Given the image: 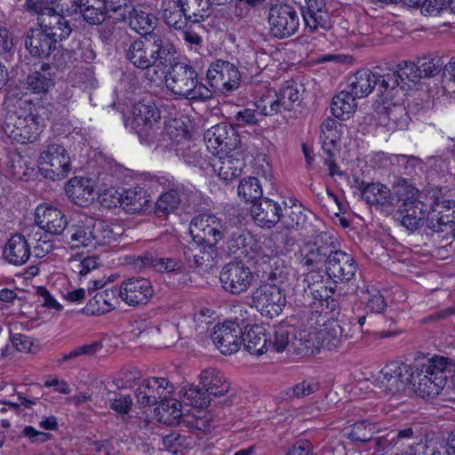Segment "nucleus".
<instances>
[{
	"mask_svg": "<svg viewBox=\"0 0 455 455\" xmlns=\"http://www.w3.org/2000/svg\"><path fill=\"white\" fill-rule=\"evenodd\" d=\"M126 37L127 40L123 42L125 59L135 68L147 70L146 76L150 81H155L154 76L158 74L154 68L151 75V68L157 63L166 64L176 53L171 40L158 33L144 34L134 39L128 36Z\"/></svg>",
	"mask_w": 455,
	"mask_h": 455,
	"instance_id": "1",
	"label": "nucleus"
},
{
	"mask_svg": "<svg viewBox=\"0 0 455 455\" xmlns=\"http://www.w3.org/2000/svg\"><path fill=\"white\" fill-rule=\"evenodd\" d=\"M196 232L199 238L211 244L223 241L221 250L228 255H248V248H252L255 241L252 235L239 226L231 225L213 214H204Z\"/></svg>",
	"mask_w": 455,
	"mask_h": 455,
	"instance_id": "2",
	"label": "nucleus"
},
{
	"mask_svg": "<svg viewBox=\"0 0 455 455\" xmlns=\"http://www.w3.org/2000/svg\"><path fill=\"white\" fill-rule=\"evenodd\" d=\"M452 367L451 360L446 356L435 355L424 362L411 365V379L415 393L422 398L437 396L447 383V372Z\"/></svg>",
	"mask_w": 455,
	"mask_h": 455,
	"instance_id": "3",
	"label": "nucleus"
},
{
	"mask_svg": "<svg viewBox=\"0 0 455 455\" xmlns=\"http://www.w3.org/2000/svg\"><path fill=\"white\" fill-rule=\"evenodd\" d=\"M64 240L71 248H87L91 251L116 241V235L104 221L80 216L70 222Z\"/></svg>",
	"mask_w": 455,
	"mask_h": 455,
	"instance_id": "4",
	"label": "nucleus"
},
{
	"mask_svg": "<svg viewBox=\"0 0 455 455\" xmlns=\"http://www.w3.org/2000/svg\"><path fill=\"white\" fill-rule=\"evenodd\" d=\"M43 127L38 108L28 100H20L14 111L6 113L3 124L4 133L20 144L35 142Z\"/></svg>",
	"mask_w": 455,
	"mask_h": 455,
	"instance_id": "5",
	"label": "nucleus"
},
{
	"mask_svg": "<svg viewBox=\"0 0 455 455\" xmlns=\"http://www.w3.org/2000/svg\"><path fill=\"white\" fill-rule=\"evenodd\" d=\"M167 88L175 95L189 100L212 98V91L198 81L196 70L187 62L172 64L166 76Z\"/></svg>",
	"mask_w": 455,
	"mask_h": 455,
	"instance_id": "6",
	"label": "nucleus"
},
{
	"mask_svg": "<svg viewBox=\"0 0 455 455\" xmlns=\"http://www.w3.org/2000/svg\"><path fill=\"white\" fill-rule=\"evenodd\" d=\"M174 385L165 378L152 377L141 381L135 391L137 402L143 407L153 406L159 403L163 411L171 410L170 415L180 418V403L172 399L174 393Z\"/></svg>",
	"mask_w": 455,
	"mask_h": 455,
	"instance_id": "7",
	"label": "nucleus"
},
{
	"mask_svg": "<svg viewBox=\"0 0 455 455\" xmlns=\"http://www.w3.org/2000/svg\"><path fill=\"white\" fill-rule=\"evenodd\" d=\"M397 85V84H395ZM404 89L394 84L375 102L379 122L390 130L403 129L407 124V112L403 106Z\"/></svg>",
	"mask_w": 455,
	"mask_h": 455,
	"instance_id": "8",
	"label": "nucleus"
},
{
	"mask_svg": "<svg viewBox=\"0 0 455 455\" xmlns=\"http://www.w3.org/2000/svg\"><path fill=\"white\" fill-rule=\"evenodd\" d=\"M395 75H385V69L376 68L374 71L363 68L347 77V88L357 98L368 96L376 90L378 99L395 84Z\"/></svg>",
	"mask_w": 455,
	"mask_h": 455,
	"instance_id": "9",
	"label": "nucleus"
},
{
	"mask_svg": "<svg viewBox=\"0 0 455 455\" xmlns=\"http://www.w3.org/2000/svg\"><path fill=\"white\" fill-rule=\"evenodd\" d=\"M336 239L328 232H319L311 240L304 242L295 253L299 266L303 269L326 267Z\"/></svg>",
	"mask_w": 455,
	"mask_h": 455,
	"instance_id": "10",
	"label": "nucleus"
},
{
	"mask_svg": "<svg viewBox=\"0 0 455 455\" xmlns=\"http://www.w3.org/2000/svg\"><path fill=\"white\" fill-rule=\"evenodd\" d=\"M204 214L193 218L189 231L193 241L184 248V257L189 262L191 267L198 268L203 271H209L215 266V259L218 256L217 244H211L206 240L199 238L196 232L198 228L201 219Z\"/></svg>",
	"mask_w": 455,
	"mask_h": 455,
	"instance_id": "11",
	"label": "nucleus"
},
{
	"mask_svg": "<svg viewBox=\"0 0 455 455\" xmlns=\"http://www.w3.org/2000/svg\"><path fill=\"white\" fill-rule=\"evenodd\" d=\"M132 128L141 141L150 144L159 130L160 111L152 99H142L132 108Z\"/></svg>",
	"mask_w": 455,
	"mask_h": 455,
	"instance_id": "12",
	"label": "nucleus"
},
{
	"mask_svg": "<svg viewBox=\"0 0 455 455\" xmlns=\"http://www.w3.org/2000/svg\"><path fill=\"white\" fill-rule=\"evenodd\" d=\"M455 221V201L446 199L440 191L434 192L431 197L430 208L426 217L427 235L439 236L443 228Z\"/></svg>",
	"mask_w": 455,
	"mask_h": 455,
	"instance_id": "13",
	"label": "nucleus"
},
{
	"mask_svg": "<svg viewBox=\"0 0 455 455\" xmlns=\"http://www.w3.org/2000/svg\"><path fill=\"white\" fill-rule=\"evenodd\" d=\"M251 305L264 316L274 318L282 314L286 306V296L275 283H263L251 294Z\"/></svg>",
	"mask_w": 455,
	"mask_h": 455,
	"instance_id": "14",
	"label": "nucleus"
},
{
	"mask_svg": "<svg viewBox=\"0 0 455 455\" xmlns=\"http://www.w3.org/2000/svg\"><path fill=\"white\" fill-rule=\"evenodd\" d=\"M220 281L227 292L240 295L252 285L255 275L245 263L234 260L223 266L220 272Z\"/></svg>",
	"mask_w": 455,
	"mask_h": 455,
	"instance_id": "15",
	"label": "nucleus"
},
{
	"mask_svg": "<svg viewBox=\"0 0 455 455\" xmlns=\"http://www.w3.org/2000/svg\"><path fill=\"white\" fill-rule=\"evenodd\" d=\"M411 379V365L399 362L387 363L376 379L375 387L378 393L394 395L403 390Z\"/></svg>",
	"mask_w": 455,
	"mask_h": 455,
	"instance_id": "16",
	"label": "nucleus"
},
{
	"mask_svg": "<svg viewBox=\"0 0 455 455\" xmlns=\"http://www.w3.org/2000/svg\"><path fill=\"white\" fill-rule=\"evenodd\" d=\"M41 171L52 180L64 179L71 171V160L67 149L59 144H51L39 157Z\"/></svg>",
	"mask_w": 455,
	"mask_h": 455,
	"instance_id": "17",
	"label": "nucleus"
},
{
	"mask_svg": "<svg viewBox=\"0 0 455 455\" xmlns=\"http://www.w3.org/2000/svg\"><path fill=\"white\" fill-rule=\"evenodd\" d=\"M204 144L212 154L220 155L237 150L239 136L234 127L227 123L218 124L204 134Z\"/></svg>",
	"mask_w": 455,
	"mask_h": 455,
	"instance_id": "18",
	"label": "nucleus"
},
{
	"mask_svg": "<svg viewBox=\"0 0 455 455\" xmlns=\"http://www.w3.org/2000/svg\"><path fill=\"white\" fill-rule=\"evenodd\" d=\"M357 268V263L354 257L339 250L335 241L331 255L325 267L328 278L335 283H348L355 279Z\"/></svg>",
	"mask_w": 455,
	"mask_h": 455,
	"instance_id": "19",
	"label": "nucleus"
},
{
	"mask_svg": "<svg viewBox=\"0 0 455 455\" xmlns=\"http://www.w3.org/2000/svg\"><path fill=\"white\" fill-rule=\"evenodd\" d=\"M207 80L212 88L226 93L239 87L241 75L236 66L233 63L218 60L209 67Z\"/></svg>",
	"mask_w": 455,
	"mask_h": 455,
	"instance_id": "20",
	"label": "nucleus"
},
{
	"mask_svg": "<svg viewBox=\"0 0 455 455\" xmlns=\"http://www.w3.org/2000/svg\"><path fill=\"white\" fill-rule=\"evenodd\" d=\"M268 22L270 31L275 37L286 38L297 32L299 18L292 6L275 4L269 10Z\"/></svg>",
	"mask_w": 455,
	"mask_h": 455,
	"instance_id": "21",
	"label": "nucleus"
},
{
	"mask_svg": "<svg viewBox=\"0 0 455 455\" xmlns=\"http://www.w3.org/2000/svg\"><path fill=\"white\" fill-rule=\"evenodd\" d=\"M353 187L360 193V197L367 204L375 206L383 212L393 211L391 189L379 182H368L358 176L353 178Z\"/></svg>",
	"mask_w": 455,
	"mask_h": 455,
	"instance_id": "22",
	"label": "nucleus"
},
{
	"mask_svg": "<svg viewBox=\"0 0 455 455\" xmlns=\"http://www.w3.org/2000/svg\"><path fill=\"white\" fill-rule=\"evenodd\" d=\"M166 181L169 188L161 194L155 207V213L159 218L167 217L180 207L190 206L192 191L187 189L182 184H175L173 178L167 179Z\"/></svg>",
	"mask_w": 455,
	"mask_h": 455,
	"instance_id": "23",
	"label": "nucleus"
},
{
	"mask_svg": "<svg viewBox=\"0 0 455 455\" xmlns=\"http://www.w3.org/2000/svg\"><path fill=\"white\" fill-rule=\"evenodd\" d=\"M243 326L239 323L227 321L214 326L211 337L220 352L231 355L237 352L243 343Z\"/></svg>",
	"mask_w": 455,
	"mask_h": 455,
	"instance_id": "24",
	"label": "nucleus"
},
{
	"mask_svg": "<svg viewBox=\"0 0 455 455\" xmlns=\"http://www.w3.org/2000/svg\"><path fill=\"white\" fill-rule=\"evenodd\" d=\"M121 299L127 305H146L154 294L151 282L143 277H132L123 281L119 286Z\"/></svg>",
	"mask_w": 455,
	"mask_h": 455,
	"instance_id": "25",
	"label": "nucleus"
},
{
	"mask_svg": "<svg viewBox=\"0 0 455 455\" xmlns=\"http://www.w3.org/2000/svg\"><path fill=\"white\" fill-rule=\"evenodd\" d=\"M308 339H305V347L313 351L314 348L334 350L339 347L343 342V328L333 321L324 328L315 332L308 333Z\"/></svg>",
	"mask_w": 455,
	"mask_h": 455,
	"instance_id": "26",
	"label": "nucleus"
},
{
	"mask_svg": "<svg viewBox=\"0 0 455 455\" xmlns=\"http://www.w3.org/2000/svg\"><path fill=\"white\" fill-rule=\"evenodd\" d=\"M209 167L221 180L229 181L241 174L244 167V160L242 153L237 149L231 153L216 155L209 162Z\"/></svg>",
	"mask_w": 455,
	"mask_h": 455,
	"instance_id": "27",
	"label": "nucleus"
},
{
	"mask_svg": "<svg viewBox=\"0 0 455 455\" xmlns=\"http://www.w3.org/2000/svg\"><path fill=\"white\" fill-rule=\"evenodd\" d=\"M35 220L36 225L44 232L51 235H62L68 227L66 216L59 209L48 204H41L36 207L35 212Z\"/></svg>",
	"mask_w": 455,
	"mask_h": 455,
	"instance_id": "28",
	"label": "nucleus"
},
{
	"mask_svg": "<svg viewBox=\"0 0 455 455\" xmlns=\"http://www.w3.org/2000/svg\"><path fill=\"white\" fill-rule=\"evenodd\" d=\"M283 203L264 197L258 203L253 204L251 208V214L259 226L270 228L281 222L284 210Z\"/></svg>",
	"mask_w": 455,
	"mask_h": 455,
	"instance_id": "29",
	"label": "nucleus"
},
{
	"mask_svg": "<svg viewBox=\"0 0 455 455\" xmlns=\"http://www.w3.org/2000/svg\"><path fill=\"white\" fill-rule=\"evenodd\" d=\"M251 93L254 97V106L259 114L271 116L282 113L276 92L267 84H252Z\"/></svg>",
	"mask_w": 455,
	"mask_h": 455,
	"instance_id": "30",
	"label": "nucleus"
},
{
	"mask_svg": "<svg viewBox=\"0 0 455 455\" xmlns=\"http://www.w3.org/2000/svg\"><path fill=\"white\" fill-rule=\"evenodd\" d=\"M305 3L306 5L301 8V14L306 27L311 31L319 28L328 29L331 24L325 0H305Z\"/></svg>",
	"mask_w": 455,
	"mask_h": 455,
	"instance_id": "31",
	"label": "nucleus"
},
{
	"mask_svg": "<svg viewBox=\"0 0 455 455\" xmlns=\"http://www.w3.org/2000/svg\"><path fill=\"white\" fill-rule=\"evenodd\" d=\"M58 10L56 9L51 14H43L38 19L39 28L54 39L56 43L68 37L72 31L69 20L61 15Z\"/></svg>",
	"mask_w": 455,
	"mask_h": 455,
	"instance_id": "32",
	"label": "nucleus"
},
{
	"mask_svg": "<svg viewBox=\"0 0 455 455\" xmlns=\"http://www.w3.org/2000/svg\"><path fill=\"white\" fill-rule=\"evenodd\" d=\"M56 42L41 28L30 29L25 38V47L29 53L39 59L50 58L56 50Z\"/></svg>",
	"mask_w": 455,
	"mask_h": 455,
	"instance_id": "33",
	"label": "nucleus"
},
{
	"mask_svg": "<svg viewBox=\"0 0 455 455\" xmlns=\"http://www.w3.org/2000/svg\"><path fill=\"white\" fill-rule=\"evenodd\" d=\"M3 255L11 264L20 266L26 263L31 255L26 234H15L11 236L4 248Z\"/></svg>",
	"mask_w": 455,
	"mask_h": 455,
	"instance_id": "34",
	"label": "nucleus"
},
{
	"mask_svg": "<svg viewBox=\"0 0 455 455\" xmlns=\"http://www.w3.org/2000/svg\"><path fill=\"white\" fill-rule=\"evenodd\" d=\"M68 198L79 206H87L94 199V189L92 180L84 177L70 179L65 188Z\"/></svg>",
	"mask_w": 455,
	"mask_h": 455,
	"instance_id": "35",
	"label": "nucleus"
},
{
	"mask_svg": "<svg viewBox=\"0 0 455 455\" xmlns=\"http://www.w3.org/2000/svg\"><path fill=\"white\" fill-rule=\"evenodd\" d=\"M200 384L209 397L225 395L230 388V383L216 368L204 370L200 374Z\"/></svg>",
	"mask_w": 455,
	"mask_h": 455,
	"instance_id": "36",
	"label": "nucleus"
},
{
	"mask_svg": "<svg viewBox=\"0 0 455 455\" xmlns=\"http://www.w3.org/2000/svg\"><path fill=\"white\" fill-rule=\"evenodd\" d=\"M242 339L245 349L251 355H259L269 349L271 335L260 325L251 326L245 333L243 332Z\"/></svg>",
	"mask_w": 455,
	"mask_h": 455,
	"instance_id": "37",
	"label": "nucleus"
},
{
	"mask_svg": "<svg viewBox=\"0 0 455 455\" xmlns=\"http://www.w3.org/2000/svg\"><path fill=\"white\" fill-rule=\"evenodd\" d=\"M84 20L91 25L101 24L107 18L106 0H72Z\"/></svg>",
	"mask_w": 455,
	"mask_h": 455,
	"instance_id": "38",
	"label": "nucleus"
},
{
	"mask_svg": "<svg viewBox=\"0 0 455 455\" xmlns=\"http://www.w3.org/2000/svg\"><path fill=\"white\" fill-rule=\"evenodd\" d=\"M385 75H395V84L394 87L397 86L403 87L404 89V94L406 95V92L411 87L410 83L416 84L419 78H421V75L419 72L418 63L411 62V61H403L397 65L395 69L386 68Z\"/></svg>",
	"mask_w": 455,
	"mask_h": 455,
	"instance_id": "39",
	"label": "nucleus"
},
{
	"mask_svg": "<svg viewBox=\"0 0 455 455\" xmlns=\"http://www.w3.org/2000/svg\"><path fill=\"white\" fill-rule=\"evenodd\" d=\"M27 88L34 93H45L53 87V75L48 63H42L39 68H35L26 79Z\"/></svg>",
	"mask_w": 455,
	"mask_h": 455,
	"instance_id": "40",
	"label": "nucleus"
},
{
	"mask_svg": "<svg viewBox=\"0 0 455 455\" xmlns=\"http://www.w3.org/2000/svg\"><path fill=\"white\" fill-rule=\"evenodd\" d=\"M424 204L420 202L409 203L407 205L400 206L398 210L399 219L402 226L410 232L419 228L426 217Z\"/></svg>",
	"mask_w": 455,
	"mask_h": 455,
	"instance_id": "41",
	"label": "nucleus"
},
{
	"mask_svg": "<svg viewBox=\"0 0 455 455\" xmlns=\"http://www.w3.org/2000/svg\"><path fill=\"white\" fill-rule=\"evenodd\" d=\"M118 200L120 205L129 213L140 212L149 202L147 191L140 187L124 189L119 194Z\"/></svg>",
	"mask_w": 455,
	"mask_h": 455,
	"instance_id": "42",
	"label": "nucleus"
},
{
	"mask_svg": "<svg viewBox=\"0 0 455 455\" xmlns=\"http://www.w3.org/2000/svg\"><path fill=\"white\" fill-rule=\"evenodd\" d=\"M28 238L29 247L36 258H44L52 251L54 245L50 238L51 234L44 232L40 228L31 227L23 230Z\"/></svg>",
	"mask_w": 455,
	"mask_h": 455,
	"instance_id": "43",
	"label": "nucleus"
},
{
	"mask_svg": "<svg viewBox=\"0 0 455 455\" xmlns=\"http://www.w3.org/2000/svg\"><path fill=\"white\" fill-rule=\"evenodd\" d=\"M185 11L180 0H163L162 16L169 27L175 29L186 28L189 19L185 17Z\"/></svg>",
	"mask_w": 455,
	"mask_h": 455,
	"instance_id": "44",
	"label": "nucleus"
},
{
	"mask_svg": "<svg viewBox=\"0 0 455 455\" xmlns=\"http://www.w3.org/2000/svg\"><path fill=\"white\" fill-rule=\"evenodd\" d=\"M356 97L347 89L341 91L332 98L331 111L339 119H345L355 111L357 107Z\"/></svg>",
	"mask_w": 455,
	"mask_h": 455,
	"instance_id": "45",
	"label": "nucleus"
},
{
	"mask_svg": "<svg viewBox=\"0 0 455 455\" xmlns=\"http://www.w3.org/2000/svg\"><path fill=\"white\" fill-rule=\"evenodd\" d=\"M419 190L407 180L399 178L393 185L391 196L393 197V209L396 203L402 202L401 206H405L409 203L418 202L417 196Z\"/></svg>",
	"mask_w": 455,
	"mask_h": 455,
	"instance_id": "46",
	"label": "nucleus"
},
{
	"mask_svg": "<svg viewBox=\"0 0 455 455\" xmlns=\"http://www.w3.org/2000/svg\"><path fill=\"white\" fill-rule=\"evenodd\" d=\"M270 335L271 341H268L269 349L277 353L284 351L295 337L294 329L285 323L275 326Z\"/></svg>",
	"mask_w": 455,
	"mask_h": 455,
	"instance_id": "47",
	"label": "nucleus"
},
{
	"mask_svg": "<svg viewBox=\"0 0 455 455\" xmlns=\"http://www.w3.org/2000/svg\"><path fill=\"white\" fill-rule=\"evenodd\" d=\"M130 27L136 32L141 34H151L149 30L156 28L157 19L155 15L146 12L140 9H137L133 6L132 13L127 17Z\"/></svg>",
	"mask_w": 455,
	"mask_h": 455,
	"instance_id": "48",
	"label": "nucleus"
},
{
	"mask_svg": "<svg viewBox=\"0 0 455 455\" xmlns=\"http://www.w3.org/2000/svg\"><path fill=\"white\" fill-rule=\"evenodd\" d=\"M326 286L303 288L301 299L299 300L305 307L316 308V312L324 310V299L328 297Z\"/></svg>",
	"mask_w": 455,
	"mask_h": 455,
	"instance_id": "49",
	"label": "nucleus"
},
{
	"mask_svg": "<svg viewBox=\"0 0 455 455\" xmlns=\"http://www.w3.org/2000/svg\"><path fill=\"white\" fill-rule=\"evenodd\" d=\"M237 193L246 203L252 204L264 198L259 180L255 177L243 179L238 186Z\"/></svg>",
	"mask_w": 455,
	"mask_h": 455,
	"instance_id": "50",
	"label": "nucleus"
},
{
	"mask_svg": "<svg viewBox=\"0 0 455 455\" xmlns=\"http://www.w3.org/2000/svg\"><path fill=\"white\" fill-rule=\"evenodd\" d=\"M6 167L10 175L18 180H28L34 171L20 153H12L8 156Z\"/></svg>",
	"mask_w": 455,
	"mask_h": 455,
	"instance_id": "51",
	"label": "nucleus"
},
{
	"mask_svg": "<svg viewBox=\"0 0 455 455\" xmlns=\"http://www.w3.org/2000/svg\"><path fill=\"white\" fill-rule=\"evenodd\" d=\"M341 124L333 118H327L321 126L323 149L330 151V147H334L336 142L340 139Z\"/></svg>",
	"mask_w": 455,
	"mask_h": 455,
	"instance_id": "52",
	"label": "nucleus"
},
{
	"mask_svg": "<svg viewBox=\"0 0 455 455\" xmlns=\"http://www.w3.org/2000/svg\"><path fill=\"white\" fill-rule=\"evenodd\" d=\"M185 11V17L193 23L198 22V18L207 17L211 4L208 0H180Z\"/></svg>",
	"mask_w": 455,
	"mask_h": 455,
	"instance_id": "53",
	"label": "nucleus"
},
{
	"mask_svg": "<svg viewBox=\"0 0 455 455\" xmlns=\"http://www.w3.org/2000/svg\"><path fill=\"white\" fill-rule=\"evenodd\" d=\"M282 111H291L300 103V92L297 86L287 84L276 92Z\"/></svg>",
	"mask_w": 455,
	"mask_h": 455,
	"instance_id": "54",
	"label": "nucleus"
},
{
	"mask_svg": "<svg viewBox=\"0 0 455 455\" xmlns=\"http://www.w3.org/2000/svg\"><path fill=\"white\" fill-rule=\"evenodd\" d=\"M162 443L164 450L177 454L192 444V438L179 432H172L162 438Z\"/></svg>",
	"mask_w": 455,
	"mask_h": 455,
	"instance_id": "55",
	"label": "nucleus"
},
{
	"mask_svg": "<svg viewBox=\"0 0 455 455\" xmlns=\"http://www.w3.org/2000/svg\"><path fill=\"white\" fill-rule=\"evenodd\" d=\"M61 1L62 0H51V3H49L48 0H26L25 5L28 11L38 15V20L43 14H51L56 9L63 12L65 7L63 4H60Z\"/></svg>",
	"mask_w": 455,
	"mask_h": 455,
	"instance_id": "56",
	"label": "nucleus"
},
{
	"mask_svg": "<svg viewBox=\"0 0 455 455\" xmlns=\"http://www.w3.org/2000/svg\"><path fill=\"white\" fill-rule=\"evenodd\" d=\"M183 398L186 403L193 407L204 408L210 403L207 393L192 385L184 387Z\"/></svg>",
	"mask_w": 455,
	"mask_h": 455,
	"instance_id": "57",
	"label": "nucleus"
},
{
	"mask_svg": "<svg viewBox=\"0 0 455 455\" xmlns=\"http://www.w3.org/2000/svg\"><path fill=\"white\" fill-rule=\"evenodd\" d=\"M419 75L421 77H432L436 76L442 69L443 61L438 56H424L417 61Z\"/></svg>",
	"mask_w": 455,
	"mask_h": 455,
	"instance_id": "58",
	"label": "nucleus"
},
{
	"mask_svg": "<svg viewBox=\"0 0 455 455\" xmlns=\"http://www.w3.org/2000/svg\"><path fill=\"white\" fill-rule=\"evenodd\" d=\"M179 425L180 427H187L190 432H207L210 430L212 427V420L204 416H188L181 417L180 416Z\"/></svg>",
	"mask_w": 455,
	"mask_h": 455,
	"instance_id": "59",
	"label": "nucleus"
},
{
	"mask_svg": "<svg viewBox=\"0 0 455 455\" xmlns=\"http://www.w3.org/2000/svg\"><path fill=\"white\" fill-rule=\"evenodd\" d=\"M274 265H271L267 273V280L273 282L281 287L287 280L291 274V269L284 264V260L281 258H274Z\"/></svg>",
	"mask_w": 455,
	"mask_h": 455,
	"instance_id": "60",
	"label": "nucleus"
},
{
	"mask_svg": "<svg viewBox=\"0 0 455 455\" xmlns=\"http://www.w3.org/2000/svg\"><path fill=\"white\" fill-rule=\"evenodd\" d=\"M52 57L51 64L57 69L69 68L75 66L76 59L74 57V52L67 49H59L56 47L54 52H52Z\"/></svg>",
	"mask_w": 455,
	"mask_h": 455,
	"instance_id": "61",
	"label": "nucleus"
},
{
	"mask_svg": "<svg viewBox=\"0 0 455 455\" xmlns=\"http://www.w3.org/2000/svg\"><path fill=\"white\" fill-rule=\"evenodd\" d=\"M283 204L284 205V210L281 220L282 225L287 228L299 229L305 222V215L300 211L287 207L286 203Z\"/></svg>",
	"mask_w": 455,
	"mask_h": 455,
	"instance_id": "62",
	"label": "nucleus"
},
{
	"mask_svg": "<svg viewBox=\"0 0 455 455\" xmlns=\"http://www.w3.org/2000/svg\"><path fill=\"white\" fill-rule=\"evenodd\" d=\"M107 14L109 12L117 14V19L126 20L129 14L132 13L133 4L131 0H106Z\"/></svg>",
	"mask_w": 455,
	"mask_h": 455,
	"instance_id": "63",
	"label": "nucleus"
},
{
	"mask_svg": "<svg viewBox=\"0 0 455 455\" xmlns=\"http://www.w3.org/2000/svg\"><path fill=\"white\" fill-rule=\"evenodd\" d=\"M182 156L188 164L198 166L201 169H206V165L209 166V163L204 159L201 148L196 144L184 149Z\"/></svg>",
	"mask_w": 455,
	"mask_h": 455,
	"instance_id": "64",
	"label": "nucleus"
}]
</instances>
